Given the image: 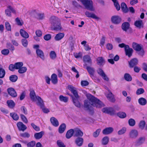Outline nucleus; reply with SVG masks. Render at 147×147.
<instances>
[{
	"mask_svg": "<svg viewBox=\"0 0 147 147\" xmlns=\"http://www.w3.org/2000/svg\"><path fill=\"white\" fill-rule=\"evenodd\" d=\"M87 97L88 100L84 101V107L87 110L91 109L92 106L98 108H100L104 106V104L99 100L92 95L88 94Z\"/></svg>",
	"mask_w": 147,
	"mask_h": 147,
	"instance_id": "f257e3e1",
	"label": "nucleus"
},
{
	"mask_svg": "<svg viewBox=\"0 0 147 147\" xmlns=\"http://www.w3.org/2000/svg\"><path fill=\"white\" fill-rule=\"evenodd\" d=\"M30 96L32 100L35 101L36 100H37L38 101V102L37 103V105L40 106L41 108L43 107V101L40 96H36L35 92L34 90L30 91Z\"/></svg>",
	"mask_w": 147,
	"mask_h": 147,
	"instance_id": "f03ea898",
	"label": "nucleus"
},
{
	"mask_svg": "<svg viewBox=\"0 0 147 147\" xmlns=\"http://www.w3.org/2000/svg\"><path fill=\"white\" fill-rule=\"evenodd\" d=\"M132 47L134 50L136 51L137 53L139 55L143 57L144 54V51L142 47L139 44L133 42L132 44Z\"/></svg>",
	"mask_w": 147,
	"mask_h": 147,
	"instance_id": "7ed1b4c3",
	"label": "nucleus"
},
{
	"mask_svg": "<svg viewBox=\"0 0 147 147\" xmlns=\"http://www.w3.org/2000/svg\"><path fill=\"white\" fill-rule=\"evenodd\" d=\"M81 1L86 9L90 11H94L95 9L93 7V2L91 0H81Z\"/></svg>",
	"mask_w": 147,
	"mask_h": 147,
	"instance_id": "20e7f679",
	"label": "nucleus"
},
{
	"mask_svg": "<svg viewBox=\"0 0 147 147\" xmlns=\"http://www.w3.org/2000/svg\"><path fill=\"white\" fill-rule=\"evenodd\" d=\"M23 64L22 62H19L15 63L14 64H11L9 65V68L10 70L14 71L15 69H19L22 67Z\"/></svg>",
	"mask_w": 147,
	"mask_h": 147,
	"instance_id": "39448f33",
	"label": "nucleus"
},
{
	"mask_svg": "<svg viewBox=\"0 0 147 147\" xmlns=\"http://www.w3.org/2000/svg\"><path fill=\"white\" fill-rule=\"evenodd\" d=\"M68 88L71 93L73 94L74 98H79L76 88L74 87L72 85H69L68 86Z\"/></svg>",
	"mask_w": 147,
	"mask_h": 147,
	"instance_id": "423d86ee",
	"label": "nucleus"
},
{
	"mask_svg": "<svg viewBox=\"0 0 147 147\" xmlns=\"http://www.w3.org/2000/svg\"><path fill=\"white\" fill-rule=\"evenodd\" d=\"M102 111L103 112L109 114L111 115H114L115 113V110L112 107L103 108L102 109Z\"/></svg>",
	"mask_w": 147,
	"mask_h": 147,
	"instance_id": "0eeeda50",
	"label": "nucleus"
},
{
	"mask_svg": "<svg viewBox=\"0 0 147 147\" xmlns=\"http://www.w3.org/2000/svg\"><path fill=\"white\" fill-rule=\"evenodd\" d=\"M98 74L105 81H108L109 78L105 74L103 71L100 68L98 69L96 71Z\"/></svg>",
	"mask_w": 147,
	"mask_h": 147,
	"instance_id": "6e6552de",
	"label": "nucleus"
},
{
	"mask_svg": "<svg viewBox=\"0 0 147 147\" xmlns=\"http://www.w3.org/2000/svg\"><path fill=\"white\" fill-rule=\"evenodd\" d=\"M138 131L135 129H133L130 131L129 133V136L130 138L135 139L138 136Z\"/></svg>",
	"mask_w": 147,
	"mask_h": 147,
	"instance_id": "1a4fd4ad",
	"label": "nucleus"
},
{
	"mask_svg": "<svg viewBox=\"0 0 147 147\" xmlns=\"http://www.w3.org/2000/svg\"><path fill=\"white\" fill-rule=\"evenodd\" d=\"M83 61L85 64L84 65V67L87 66L86 63L90 65H91L92 64V59L90 56L88 55H86L84 56Z\"/></svg>",
	"mask_w": 147,
	"mask_h": 147,
	"instance_id": "9d476101",
	"label": "nucleus"
},
{
	"mask_svg": "<svg viewBox=\"0 0 147 147\" xmlns=\"http://www.w3.org/2000/svg\"><path fill=\"white\" fill-rule=\"evenodd\" d=\"M125 52L126 55L127 56L129 57H130L133 51V49L130 48L128 45H126L125 47Z\"/></svg>",
	"mask_w": 147,
	"mask_h": 147,
	"instance_id": "9b49d317",
	"label": "nucleus"
},
{
	"mask_svg": "<svg viewBox=\"0 0 147 147\" xmlns=\"http://www.w3.org/2000/svg\"><path fill=\"white\" fill-rule=\"evenodd\" d=\"M74 136L75 137H82L83 135V133L79 129L76 128L74 129Z\"/></svg>",
	"mask_w": 147,
	"mask_h": 147,
	"instance_id": "f8f14e48",
	"label": "nucleus"
},
{
	"mask_svg": "<svg viewBox=\"0 0 147 147\" xmlns=\"http://www.w3.org/2000/svg\"><path fill=\"white\" fill-rule=\"evenodd\" d=\"M50 22L52 26H54L55 25L59 23L60 20L58 18L55 16H53L50 18Z\"/></svg>",
	"mask_w": 147,
	"mask_h": 147,
	"instance_id": "ddd939ff",
	"label": "nucleus"
},
{
	"mask_svg": "<svg viewBox=\"0 0 147 147\" xmlns=\"http://www.w3.org/2000/svg\"><path fill=\"white\" fill-rule=\"evenodd\" d=\"M111 20L114 24H117L120 22L121 19L119 16H115L112 17Z\"/></svg>",
	"mask_w": 147,
	"mask_h": 147,
	"instance_id": "4468645a",
	"label": "nucleus"
},
{
	"mask_svg": "<svg viewBox=\"0 0 147 147\" xmlns=\"http://www.w3.org/2000/svg\"><path fill=\"white\" fill-rule=\"evenodd\" d=\"M86 16L88 18H90L97 20H99L100 18L96 16L95 14L93 13L90 12L88 11H86L85 13Z\"/></svg>",
	"mask_w": 147,
	"mask_h": 147,
	"instance_id": "2eb2a0df",
	"label": "nucleus"
},
{
	"mask_svg": "<svg viewBox=\"0 0 147 147\" xmlns=\"http://www.w3.org/2000/svg\"><path fill=\"white\" fill-rule=\"evenodd\" d=\"M7 9L5 10V13L6 15L10 17L11 16V12L10 10L13 13H16L15 10L11 6H8Z\"/></svg>",
	"mask_w": 147,
	"mask_h": 147,
	"instance_id": "dca6fc26",
	"label": "nucleus"
},
{
	"mask_svg": "<svg viewBox=\"0 0 147 147\" xmlns=\"http://www.w3.org/2000/svg\"><path fill=\"white\" fill-rule=\"evenodd\" d=\"M8 94L12 97H15L17 96V94L15 90L13 88H10L7 90Z\"/></svg>",
	"mask_w": 147,
	"mask_h": 147,
	"instance_id": "f3484780",
	"label": "nucleus"
},
{
	"mask_svg": "<svg viewBox=\"0 0 147 147\" xmlns=\"http://www.w3.org/2000/svg\"><path fill=\"white\" fill-rule=\"evenodd\" d=\"M17 125L20 131H24L27 128L26 126L21 122L17 123Z\"/></svg>",
	"mask_w": 147,
	"mask_h": 147,
	"instance_id": "a211bd4d",
	"label": "nucleus"
},
{
	"mask_svg": "<svg viewBox=\"0 0 147 147\" xmlns=\"http://www.w3.org/2000/svg\"><path fill=\"white\" fill-rule=\"evenodd\" d=\"M138 63V60L136 58L132 59L130 61H129V66L130 67H133L134 66L137 65Z\"/></svg>",
	"mask_w": 147,
	"mask_h": 147,
	"instance_id": "6ab92c4d",
	"label": "nucleus"
},
{
	"mask_svg": "<svg viewBox=\"0 0 147 147\" xmlns=\"http://www.w3.org/2000/svg\"><path fill=\"white\" fill-rule=\"evenodd\" d=\"M68 94L72 97L73 102L75 105L78 107H81V105L79 102L78 101V99L79 98H74L72 95H71L69 94Z\"/></svg>",
	"mask_w": 147,
	"mask_h": 147,
	"instance_id": "aec40b11",
	"label": "nucleus"
},
{
	"mask_svg": "<svg viewBox=\"0 0 147 147\" xmlns=\"http://www.w3.org/2000/svg\"><path fill=\"white\" fill-rule=\"evenodd\" d=\"M84 140L82 137L77 138L75 140V142L78 146H81L83 143Z\"/></svg>",
	"mask_w": 147,
	"mask_h": 147,
	"instance_id": "412c9836",
	"label": "nucleus"
},
{
	"mask_svg": "<svg viewBox=\"0 0 147 147\" xmlns=\"http://www.w3.org/2000/svg\"><path fill=\"white\" fill-rule=\"evenodd\" d=\"M134 24L136 27L139 29L143 27L144 24L142 20H136Z\"/></svg>",
	"mask_w": 147,
	"mask_h": 147,
	"instance_id": "4be33fe9",
	"label": "nucleus"
},
{
	"mask_svg": "<svg viewBox=\"0 0 147 147\" xmlns=\"http://www.w3.org/2000/svg\"><path fill=\"white\" fill-rule=\"evenodd\" d=\"M36 53L38 57H40L43 60H44V53L42 50L40 49H37L36 50Z\"/></svg>",
	"mask_w": 147,
	"mask_h": 147,
	"instance_id": "5701e85b",
	"label": "nucleus"
},
{
	"mask_svg": "<svg viewBox=\"0 0 147 147\" xmlns=\"http://www.w3.org/2000/svg\"><path fill=\"white\" fill-rule=\"evenodd\" d=\"M113 131V129L112 127H107L103 130L102 133L105 135H108L111 134Z\"/></svg>",
	"mask_w": 147,
	"mask_h": 147,
	"instance_id": "b1692460",
	"label": "nucleus"
},
{
	"mask_svg": "<svg viewBox=\"0 0 147 147\" xmlns=\"http://www.w3.org/2000/svg\"><path fill=\"white\" fill-rule=\"evenodd\" d=\"M74 130L73 129H71L68 130L66 135V137L67 139H69L71 138L74 134Z\"/></svg>",
	"mask_w": 147,
	"mask_h": 147,
	"instance_id": "393cba45",
	"label": "nucleus"
},
{
	"mask_svg": "<svg viewBox=\"0 0 147 147\" xmlns=\"http://www.w3.org/2000/svg\"><path fill=\"white\" fill-rule=\"evenodd\" d=\"M106 96L108 99L110 101L112 102H115V100L114 96L111 92H109Z\"/></svg>",
	"mask_w": 147,
	"mask_h": 147,
	"instance_id": "a878e982",
	"label": "nucleus"
},
{
	"mask_svg": "<svg viewBox=\"0 0 147 147\" xmlns=\"http://www.w3.org/2000/svg\"><path fill=\"white\" fill-rule=\"evenodd\" d=\"M145 138L144 137H141L139 138L136 142V145L138 146L142 145L145 142Z\"/></svg>",
	"mask_w": 147,
	"mask_h": 147,
	"instance_id": "bb28decb",
	"label": "nucleus"
},
{
	"mask_svg": "<svg viewBox=\"0 0 147 147\" xmlns=\"http://www.w3.org/2000/svg\"><path fill=\"white\" fill-rule=\"evenodd\" d=\"M50 121L54 126L57 127L59 125V123L58 121L54 117H51L50 119Z\"/></svg>",
	"mask_w": 147,
	"mask_h": 147,
	"instance_id": "cd10ccee",
	"label": "nucleus"
},
{
	"mask_svg": "<svg viewBox=\"0 0 147 147\" xmlns=\"http://www.w3.org/2000/svg\"><path fill=\"white\" fill-rule=\"evenodd\" d=\"M64 34L63 33H59L57 34L55 37V39L56 41H59L61 40L64 36Z\"/></svg>",
	"mask_w": 147,
	"mask_h": 147,
	"instance_id": "c85d7f7f",
	"label": "nucleus"
},
{
	"mask_svg": "<svg viewBox=\"0 0 147 147\" xmlns=\"http://www.w3.org/2000/svg\"><path fill=\"white\" fill-rule=\"evenodd\" d=\"M66 127L65 124L63 123L61 124L59 127L58 129V131L60 134L63 133L65 131Z\"/></svg>",
	"mask_w": 147,
	"mask_h": 147,
	"instance_id": "c756f323",
	"label": "nucleus"
},
{
	"mask_svg": "<svg viewBox=\"0 0 147 147\" xmlns=\"http://www.w3.org/2000/svg\"><path fill=\"white\" fill-rule=\"evenodd\" d=\"M55 25L54 26H53L52 27V29L56 31H59L61 29V27L60 23Z\"/></svg>",
	"mask_w": 147,
	"mask_h": 147,
	"instance_id": "7c9ffc66",
	"label": "nucleus"
},
{
	"mask_svg": "<svg viewBox=\"0 0 147 147\" xmlns=\"http://www.w3.org/2000/svg\"><path fill=\"white\" fill-rule=\"evenodd\" d=\"M51 81L52 83L54 84H56L57 83V78L56 74H53L52 75Z\"/></svg>",
	"mask_w": 147,
	"mask_h": 147,
	"instance_id": "2f4dec72",
	"label": "nucleus"
},
{
	"mask_svg": "<svg viewBox=\"0 0 147 147\" xmlns=\"http://www.w3.org/2000/svg\"><path fill=\"white\" fill-rule=\"evenodd\" d=\"M20 33L21 36L25 38H27L29 37V34L28 33L23 29H20Z\"/></svg>",
	"mask_w": 147,
	"mask_h": 147,
	"instance_id": "473e14b6",
	"label": "nucleus"
},
{
	"mask_svg": "<svg viewBox=\"0 0 147 147\" xmlns=\"http://www.w3.org/2000/svg\"><path fill=\"white\" fill-rule=\"evenodd\" d=\"M138 102L140 105L144 106L146 104L147 101L145 98L141 97L138 99Z\"/></svg>",
	"mask_w": 147,
	"mask_h": 147,
	"instance_id": "72a5a7b5",
	"label": "nucleus"
},
{
	"mask_svg": "<svg viewBox=\"0 0 147 147\" xmlns=\"http://www.w3.org/2000/svg\"><path fill=\"white\" fill-rule=\"evenodd\" d=\"M44 134V132L43 131L36 133L34 134V137L36 139H39L42 137Z\"/></svg>",
	"mask_w": 147,
	"mask_h": 147,
	"instance_id": "f704fd0d",
	"label": "nucleus"
},
{
	"mask_svg": "<svg viewBox=\"0 0 147 147\" xmlns=\"http://www.w3.org/2000/svg\"><path fill=\"white\" fill-rule=\"evenodd\" d=\"M109 138L108 136H106L103 137L101 140L102 144L103 145H106L109 143Z\"/></svg>",
	"mask_w": 147,
	"mask_h": 147,
	"instance_id": "c9c22d12",
	"label": "nucleus"
},
{
	"mask_svg": "<svg viewBox=\"0 0 147 147\" xmlns=\"http://www.w3.org/2000/svg\"><path fill=\"white\" fill-rule=\"evenodd\" d=\"M121 9L123 12L127 13L128 11L126 5L124 3H122L121 4Z\"/></svg>",
	"mask_w": 147,
	"mask_h": 147,
	"instance_id": "e433bc0d",
	"label": "nucleus"
},
{
	"mask_svg": "<svg viewBox=\"0 0 147 147\" xmlns=\"http://www.w3.org/2000/svg\"><path fill=\"white\" fill-rule=\"evenodd\" d=\"M129 24L127 22H125L122 25V29L125 31H126L129 29Z\"/></svg>",
	"mask_w": 147,
	"mask_h": 147,
	"instance_id": "4c0bfd02",
	"label": "nucleus"
},
{
	"mask_svg": "<svg viewBox=\"0 0 147 147\" xmlns=\"http://www.w3.org/2000/svg\"><path fill=\"white\" fill-rule=\"evenodd\" d=\"M86 69L90 75L93 76L95 71L94 69L89 66H87Z\"/></svg>",
	"mask_w": 147,
	"mask_h": 147,
	"instance_id": "58836bf2",
	"label": "nucleus"
},
{
	"mask_svg": "<svg viewBox=\"0 0 147 147\" xmlns=\"http://www.w3.org/2000/svg\"><path fill=\"white\" fill-rule=\"evenodd\" d=\"M98 64L99 65H101L105 63V61L102 57H98L97 59Z\"/></svg>",
	"mask_w": 147,
	"mask_h": 147,
	"instance_id": "ea45409f",
	"label": "nucleus"
},
{
	"mask_svg": "<svg viewBox=\"0 0 147 147\" xmlns=\"http://www.w3.org/2000/svg\"><path fill=\"white\" fill-rule=\"evenodd\" d=\"M124 78L125 80L127 81H131L132 80L131 76L128 73H125L124 74Z\"/></svg>",
	"mask_w": 147,
	"mask_h": 147,
	"instance_id": "a19ab883",
	"label": "nucleus"
},
{
	"mask_svg": "<svg viewBox=\"0 0 147 147\" xmlns=\"http://www.w3.org/2000/svg\"><path fill=\"white\" fill-rule=\"evenodd\" d=\"M7 103L8 107L10 108H12L15 106V104L12 100H8L7 101Z\"/></svg>",
	"mask_w": 147,
	"mask_h": 147,
	"instance_id": "79ce46f5",
	"label": "nucleus"
},
{
	"mask_svg": "<svg viewBox=\"0 0 147 147\" xmlns=\"http://www.w3.org/2000/svg\"><path fill=\"white\" fill-rule=\"evenodd\" d=\"M50 58L52 60H54L56 57L57 55L56 53L54 51H51L49 54Z\"/></svg>",
	"mask_w": 147,
	"mask_h": 147,
	"instance_id": "37998d69",
	"label": "nucleus"
},
{
	"mask_svg": "<svg viewBox=\"0 0 147 147\" xmlns=\"http://www.w3.org/2000/svg\"><path fill=\"white\" fill-rule=\"evenodd\" d=\"M27 68L26 67H22L18 70V72L21 74H23L26 72Z\"/></svg>",
	"mask_w": 147,
	"mask_h": 147,
	"instance_id": "c03bdc74",
	"label": "nucleus"
},
{
	"mask_svg": "<svg viewBox=\"0 0 147 147\" xmlns=\"http://www.w3.org/2000/svg\"><path fill=\"white\" fill-rule=\"evenodd\" d=\"M10 80L13 82H16L18 79V76L15 75H12L9 77Z\"/></svg>",
	"mask_w": 147,
	"mask_h": 147,
	"instance_id": "a18cd8bd",
	"label": "nucleus"
},
{
	"mask_svg": "<svg viewBox=\"0 0 147 147\" xmlns=\"http://www.w3.org/2000/svg\"><path fill=\"white\" fill-rule=\"evenodd\" d=\"M146 123L144 121H140L139 124V128L141 130H143L145 127Z\"/></svg>",
	"mask_w": 147,
	"mask_h": 147,
	"instance_id": "49530a36",
	"label": "nucleus"
},
{
	"mask_svg": "<svg viewBox=\"0 0 147 147\" xmlns=\"http://www.w3.org/2000/svg\"><path fill=\"white\" fill-rule=\"evenodd\" d=\"M59 99L60 101L66 102L68 100V98L67 97L64 96L63 95H60L59 97Z\"/></svg>",
	"mask_w": 147,
	"mask_h": 147,
	"instance_id": "de8ad7c7",
	"label": "nucleus"
},
{
	"mask_svg": "<svg viewBox=\"0 0 147 147\" xmlns=\"http://www.w3.org/2000/svg\"><path fill=\"white\" fill-rule=\"evenodd\" d=\"M126 130L127 129L126 127H123L118 132V134L119 135H122L126 132Z\"/></svg>",
	"mask_w": 147,
	"mask_h": 147,
	"instance_id": "09e8293b",
	"label": "nucleus"
},
{
	"mask_svg": "<svg viewBox=\"0 0 147 147\" xmlns=\"http://www.w3.org/2000/svg\"><path fill=\"white\" fill-rule=\"evenodd\" d=\"M10 116L15 120H17L19 119L18 115L15 113H11L10 114Z\"/></svg>",
	"mask_w": 147,
	"mask_h": 147,
	"instance_id": "8fccbe9b",
	"label": "nucleus"
},
{
	"mask_svg": "<svg viewBox=\"0 0 147 147\" xmlns=\"http://www.w3.org/2000/svg\"><path fill=\"white\" fill-rule=\"evenodd\" d=\"M128 123L130 126H133L135 125L136 122L134 119L131 118L128 120Z\"/></svg>",
	"mask_w": 147,
	"mask_h": 147,
	"instance_id": "3c124183",
	"label": "nucleus"
},
{
	"mask_svg": "<svg viewBox=\"0 0 147 147\" xmlns=\"http://www.w3.org/2000/svg\"><path fill=\"white\" fill-rule=\"evenodd\" d=\"M117 115L119 117L121 118H125L126 116V113L123 112H119L117 113Z\"/></svg>",
	"mask_w": 147,
	"mask_h": 147,
	"instance_id": "603ef678",
	"label": "nucleus"
},
{
	"mask_svg": "<svg viewBox=\"0 0 147 147\" xmlns=\"http://www.w3.org/2000/svg\"><path fill=\"white\" fill-rule=\"evenodd\" d=\"M5 74V70L3 68L0 69V78H2L4 77Z\"/></svg>",
	"mask_w": 147,
	"mask_h": 147,
	"instance_id": "864d4df0",
	"label": "nucleus"
},
{
	"mask_svg": "<svg viewBox=\"0 0 147 147\" xmlns=\"http://www.w3.org/2000/svg\"><path fill=\"white\" fill-rule=\"evenodd\" d=\"M20 136L24 138H28L30 137V134L27 132H25L20 134Z\"/></svg>",
	"mask_w": 147,
	"mask_h": 147,
	"instance_id": "5fc2aeb1",
	"label": "nucleus"
},
{
	"mask_svg": "<svg viewBox=\"0 0 147 147\" xmlns=\"http://www.w3.org/2000/svg\"><path fill=\"white\" fill-rule=\"evenodd\" d=\"M74 55L76 58H81L82 57V54L81 52H79L78 53H74Z\"/></svg>",
	"mask_w": 147,
	"mask_h": 147,
	"instance_id": "6e6d98bb",
	"label": "nucleus"
},
{
	"mask_svg": "<svg viewBox=\"0 0 147 147\" xmlns=\"http://www.w3.org/2000/svg\"><path fill=\"white\" fill-rule=\"evenodd\" d=\"M57 144L59 147H65V146L63 143L60 140H58L57 141Z\"/></svg>",
	"mask_w": 147,
	"mask_h": 147,
	"instance_id": "4d7b16f0",
	"label": "nucleus"
},
{
	"mask_svg": "<svg viewBox=\"0 0 147 147\" xmlns=\"http://www.w3.org/2000/svg\"><path fill=\"white\" fill-rule=\"evenodd\" d=\"M101 130L100 129H98L96 130L93 134V136L95 138L97 137L100 131Z\"/></svg>",
	"mask_w": 147,
	"mask_h": 147,
	"instance_id": "13d9d810",
	"label": "nucleus"
},
{
	"mask_svg": "<svg viewBox=\"0 0 147 147\" xmlns=\"http://www.w3.org/2000/svg\"><path fill=\"white\" fill-rule=\"evenodd\" d=\"M35 142L34 141H31L28 142L27 144V146L28 147H33L35 145Z\"/></svg>",
	"mask_w": 147,
	"mask_h": 147,
	"instance_id": "bf43d9fd",
	"label": "nucleus"
},
{
	"mask_svg": "<svg viewBox=\"0 0 147 147\" xmlns=\"http://www.w3.org/2000/svg\"><path fill=\"white\" fill-rule=\"evenodd\" d=\"M15 21L17 24L18 25L22 26L23 24L22 21V20H20L18 18H16Z\"/></svg>",
	"mask_w": 147,
	"mask_h": 147,
	"instance_id": "052dcab7",
	"label": "nucleus"
},
{
	"mask_svg": "<svg viewBox=\"0 0 147 147\" xmlns=\"http://www.w3.org/2000/svg\"><path fill=\"white\" fill-rule=\"evenodd\" d=\"M20 115L22 121L25 123H27L28 122V121L27 120V119L25 117V116L24 115L22 114H21Z\"/></svg>",
	"mask_w": 147,
	"mask_h": 147,
	"instance_id": "680f3d73",
	"label": "nucleus"
},
{
	"mask_svg": "<svg viewBox=\"0 0 147 147\" xmlns=\"http://www.w3.org/2000/svg\"><path fill=\"white\" fill-rule=\"evenodd\" d=\"M5 26L7 30L10 31L11 30V26L9 22H7L5 23Z\"/></svg>",
	"mask_w": 147,
	"mask_h": 147,
	"instance_id": "e2e57ef3",
	"label": "nucleus"
},
{
	"mask_svg": "<svg viewBox=\"0 0 147 147\" xmlns=\"http://www.w3.org/2000/svg\"><path fill=\"white\" fill-rule=\"evenodd\" d=\"M81 85L83 86H88L89 83L86 80L82 81L81 83Z\"/></svg>",
	"mask_w": 147,
	"mask_h": 147,
	"instance_id": "0e129e2a",
	"label": "nucleus"
},
{
	"mask_svg": "<svg viewBox=\"0 0 147 147\" xmlns=\"http://www.w3.org/2000/svg\"><path fill=\"white\" fill-rule=\"evenodd\" d=\"M105 38L104 36H102V37L101 38L100 40V44L101 46H103L105 41Z\"/></svg>",
	"mask_w": 147,
	"mask_h": 147,
	"instance_id": "69168bd1",
	"label": "nucleus"
},
{
	"mask_svg": "<svg viewBox=\"0 0 147 147\" xmlns=\"http://www.w3.org/2000/svg\"><path fill=\"white\" fill-rule=\"evenodd\" d=\"M22 42L23 45L24 47H26L28 44L27 40L26 39H23Z\"/></svg>",
	"mask_w": 147,
	"mask_h": 147,
	"instance_id": "338daca9",
	"label": "nucleus"
},
{
	"mask_svg": "<svg viewBox=\"0 0 147 147\" xmlns=\"http://www.w3.org/2000/svg\"><path fill=\"white\" fill-rule=\"evenodd\" d=\"M7 47L11 50L13 51L14 50V47L10 43H7Z\"/></svg>",
	"mask_w": 147,
	"mask_h": 147,
	"instance_id": "774afa93",
	"label": "nucleus"
}]
</instances>
